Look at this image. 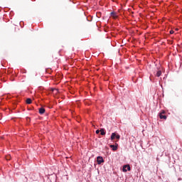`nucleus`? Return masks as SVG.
<instances>
[{
  "label": "nucleus",
  "mask_w": 182,
  "mask_h": 182,
  "mask_svg": "<svg viewBox=\"0 0 182 182\" xmlns=\"http://www.w3.org/2000/svg\"><path fill=\"white\" fill-rule=\"evenodd\" d=\"M97 164H100L101 163H105V159H103V157L102 156H97Z\"/></svg>",
  "instance_id": "nucleus-1"
},
{
  "label": "nucleus",
  "mask_w": 182,
  "mask_h": 182,
  "mask_svg": "<svg viewBox=\"0 0 182 182\" xmlns=\"http://www.w3.org/2000/svg\"><path fill=\"white\" fill-rule=\"evenodd\" d=\"M164 113H166V112L162 111L161 113H159V117L160 119H164V120H166V119H167V117L166 115H164Z\"/></svg>",
  "instance_id": "nucleus-2"
},
{
  "label": "nucleus",
  "mask_w": 182,
  "mask_h": 182,
  "mask_svg": "<svg viewBox=\"0 0 182 182\" xmlns=\"http://www.w3.org/2000/svg\"><path fill=\"white\" fill-rule=\"evenodd\" d=\"M109 147L112 149L113 151H116L117 150V145H110Z\"/></svg>",
  "instance_id": "nucleus-3"
},
{
  "label": "nucleus",
  "mask_w": 182,
  "mask_h": 182,
  "mask_svg": "<svg viewBox=\"0 0 182 182\" xmlns=\"http://www.w3.org/2000/svg\"><path fill=\"white\" fill-rule=\"evenodd\" d=\"M53 93H55V95H58L59 93V90L56 88H52L51 89Z\"/></svg>",
  "instance_id": "nucleus-4"
},
{
  "label": "nucleus",
  "mask_w": 182,
  "mask_h": 182,
  "mask_svg": "<svg viewBox=\"0 0 182 182\" xmlns=\"http://www.w3.org/2000/svg\"><path fill=\"white\" fill-rule=\"evenodd\" d=\"M101 136H105V134H106V132H105V129H101L100 130Z\"/></svg>",
  "instance_id": "nucleus-5"
},
{
  "label": "nucleus",
  "mask_w": 182,
  "mask_h": 182,
  "mask_svg": "<svg viewBox=\"0 0 182 182\" xmlns=\"http://www.w3.org/2000/svg\"><path fill=\"white\" fill-rule=\"evenodd\" d=\"M26 103L27 105H31V103H32V100L31 98H28L26 100Z\"/></svg>",
  "instance_id": "nucleus-6"
},
{
  "label": "nucleus",
  "mask_w": 182,
  "mask_h": 182,
  "mask_svg": "<svg viewBox=\"0 0 182 182\" xmlns=\"http://www.w3.org/2000/svg\"><path fill=\"white\" fill-rule=\"evenodd\" d=\"M39 113L40 114H43V113H45V109L44 108H40L39 109Z\"/></svg>",
  "instance_id": "nucleus-7"
},
{
  "label": "nucleus",
  "mask_w": 182,
  "mask_h": 182,
  "mask_svg": "<svg viewBox=\"0 0 182 182\" xmlns=\"http://www.w3.org/2000/svg\"><path fill=\"white\" fill-rule=\"evenodd\" d=\"M111 16H112L114 19L117 18V15H116V13L114 12H111Z\"/></svg>",
  "instance_id": "nucleus-8"
},
{
  "label": "nucleus",
  "mask_w": 182,
  "mask_h": 182,
  "mask_svg": "<svg viewBox=\"0 0 182 182\" xmlns=\"http://www.w3.org/2000/svg\"><path fill=\"white\" fill-rule=\"evenodd\" d=\"M116 139V133H112L111 135V140H114Z\"/></svg>",
  "instance_id": "nucleus-9"
},
{
  "label": "nucleus",
  "mask_w": 182,
  "mask_h": 182,
  "mask_svg": "<svg viewBox=\"0 0 182 182\" xmlns=\"http://www.w3.org/2000/svg\"><path fill=\"white\" fill-rule=\"evenodd\" d=\"M157 77H160V76H161V70H159L157 73H156V75Z\"/></svg>",
  "instance_id": "nucleus-10"
},
{
  "label": "nucleus",
  "mask_w": 182,
  "mask_h": 182,
  "mask_svg": "<svg viewBox=\"0 0 182 182\" xmlns=\"http://www.w3.org/2000/svg\"><path fill=\"white\" fill-rule=\"evenodd\" d=\"M115 138H116L117 140H119L120 139V135L116 134Z\"/></svg>",
  "instance_id": "nucleus-11"
},
{
  "label": "nucleus",
  "mask_w": 182,
  "mask_h": 182,
  "mask_svg": "<svg viewBox=\"0 0 182 182\" xmlns=\"http://www.w3.org/2000/svg\"><path fill=\"white\" fill-rule=\"evenodd\" d=\"M6 160H11V155L6 156Z\"/></svg>",
  "instance_id": "nucleus-12"
},
{
  "label": "nucleus",
  "mask_w": 182,
  "mask_h": 182,
  "mask_svg": "<svg viewBox=\"0 0 182 182\" xmlns=\"http://www.w3.org/2000/svg\"><path fill=\"white\" fill-rule=\"evenodd\" d=\"M125 167L127 168L128 171H130V166L129 165H125Z\"/></svg>",
  "instance_id": "nucleus-13"
},
{
  "label": "nucleus",
  "mask_w": 182,
  "mask_h": 182,
  "mask_svg": "<svg viewBox=\"0 0 182 182\" xmlns=\"http://www.w3.org/2000/svg\"><path fill=\"white\" fill-rule=\"evenodd\" d=\"M126 168H127L125 167V166H124V167H123V171H124L125 173L127 171V169H126Z\"/></svg>",
  "instance_id": "nucleus-14"
},
{
  "label": "nucleus",
  "mask_w": 182,
  "mask_h": 182,
  "mask_svg": "<svg viewBox=\"0 0 182 182\" xmlns=\"http://www.w3.org/2000/svg\"><path fill=\"white\" fill-rule=\"evenodd\" d=\"M96 134H99V133H100V130L97 129L96 132H95Z\"/></svg>",
  "instance_id": "nucleus-15"
},
{
  "label": "nucleus",
  "mask_w": 182,
  "mask_h": 182,
  "mask_svg": "<svg viewBox=\"0 0 182 182\" xmlns=\"http://www.w3.org/2000/svg\"><path fill=\"white\" fill-rule=\"evenodd\" d=\"M170 33H171V35H173V33H174V31L171 30V31H170Z\"/></svg>",
  "instance_id": "nucleus-16"
},
{
  "label": "nucleus",
  "mask_w": 182,
  "mask_h": 182,
  "mask_svg": "<svg viewBox=\"0 0 182 182\" xmlns=\"http://www.w3.org/2000/svg\"><path fill=\"white\" fill-rule=\"evenodd\" d=\"M176 31H178V28H176Z\"/></svg>",
  "instance_id": "nucleus-17"
}]
</instances>
